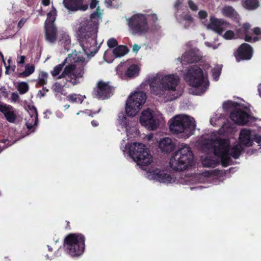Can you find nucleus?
I'll return each instance as SVG.
<instances>
[{
	"mask_svg": "<svg viewBox=\"0 0 261 261\" xmlns=\"http://www.w3.org/2000/svg\"><path fill=\"white\" fill-rule=\"evenodd\" d=\"M98 9L91 14L90 21L82 24L78 32L80 45L87 56H94L100 48V45L96 46L98 23L93 20L100 15Z\"/></svg>",
	"mask_w": 261,
	"mask_h": 261,
	"instance_id": "nucleus-1",
	"label": "nucleus"
},
{
	"mask_svg": "<svg viewBox=\"0 0 261 261\" xmlns=\"http://www.w3.org/2000/svg\"><path fill=\"white\" fill-rule=\"evenodd\" d=\"M179 82L178 76L175 74L166 75L161 78L155 76L148 79L151 93L163 97L168 101L173 100L180 96L176 89Z\"/></svg>",
	"mask_w": 261,
	"mask_h": 261,
	"instance_id": "nucleus-2",
	"label": "nucleus"
},
{
	"mask_svg": "<svg viewBox=\"0 0 261 261\" xmlns=\"http://www.w3.org/2000/svg\"><path fill=\"white\" fill-rule=\"evenodd\" d=\"M66 84L69 82L73 85L79 83V79L82 77L85 67L87 64L83 53L74 49L72 53L66 57Z\"/></svg>",
	"mask_w": 261,
	"mask_h": 261,
	"instance_id": "nucleus-3",
	"label": "nucleus"
},
{
	"mask_svg": "<svg viewBox=\"0 0 261 261\" xmlns=\"http://www.w3.org/2000/svg\"><path fill=\"white\" fill-rule=\"evenodd\" d=\"M193 154L187 145H181L171 157L169 164L174 171H181L192 166Z\"/></svg>",
	"mask_w": 261,
	"mask_h": 261,
	"instance_id": "nucleus-4",
	"label": "nucleus"
},
{
	"mask_svg": "<svg viewBox=\"0 0 261 261\" xmlns=\"http://www.w3.org/2000/svg\"><path fill=\"white\" fill-rule=\"evenodd\" d=\"M169 128L175 134L183 133L184 137L189 138L193 134L196 127L193 118L186 115H177L170 121Z\"/></svg>",
	"mask_w": 261,
	"mask_h": 261,
	"instance_id": "nucleus-5",
	"label": "nucleus"
},
{
	"mask_svg": "<svg viewBox=\"0 0 261 261\" xmlns=\"http://www.w3.org/2000/svg\"><path fill=\"white\" fill-rule=\"evenodd\" d=\"M184 78L190 86L200 89L202 93L209 86V82L204 79L203 70L197 65L190 66Z\"/></svg>",
	"mask_w": 261,
	"mask_h": 261,
	"instance_id": "nucleus-6",
	"label": "nucleus"
},
{
	"mask_svg": "<svg viewBox=\"0 0 261 261\" xmlns=\"http://www.w3.org/2000/svg\"><path fill=\"white\" fill-rule=\"evenodd\" d=\"M85 237L82 233H69L66 236V249L72 257L81 255L85 250Z\"/></svg>",
	"mask_w": 261,
	"mask_h": 261,
	"instance_id": "nucleus-7",
	"label": "nucleus"
},
{
	"mask_svg": "<svg viewBox=\"0 0 261 261\" xmlns=\"http://www.w3.org/2000/svg\"><path fill=\"white\" fill-rule=\"evenodd\" d=\"M130 156L140 166H146L151 163V156L146 146L142 143H134L129 150Z\"/></svg>",
	"mask_w": 261,
	"mask_h": 261,
	"instance_id": "nucleus-8",
	"label": "nucleus"
},
{
	"mask_svg": "<svg viewBox=\"0 0 261 261\" xmlns=\"http://www.w3.org/2000/svg\"><path fill=\"white\" fill-rule=\"evenodd\" d=\"M146 100V93L143 91L134 93L128 98L125 107V113L128 116L134 117L138 113Z\"/></svg>",
	"mask_w": 261,
	"mask_h": 261,
	"instance_id": "nucleus-9",
	"label": "nucleus"
},
{
	"mask_svg": "<svg viewBox=\"0 0 261 261\" xmlns=\"http://www.w3.org/2000/svg\"><path fill=\"white\" fill-rule=\"evenodd\" d=\"M127 21L129 30L133 35L142 36L148 31L147 20L143 14H134L127 20Z\"/></svg>",
	"mask_w": 261,
	"mask_h": 261,
	"instance_id": "nucleus-10",
	"label": "nucleus"
},
{
	"mask_svg": "<svg viewBox=\"0 0 261 261\" xmlns=\"http://www.w3.org/2000/svg\"><path fill=\"white\" fill-rule=\"evenodd\" d=\"M140 122L148 129L154 130L158 127L160 121L153 111L148 108L142 112Z\"/></svg>",
	"mask_w": 261,
	"mask_h": 261,
	"instance_id": "nucleus-11",
	"label": "nucleus"
},
{
	"mask_svg": "<svg viewBox=\"0 0 261 261\" xmlns=\"http://www.w3.org/2000/svg\"><path fill=\"white\" fill-rule=\"evenodd\" d=\"M113 87L110 85L109 82L99 81L93 92L97 98L106 99L109 98L113 94Z\"/></svg>",
	"mask_w": 261,
	"mask_h": 261,
	"instance_id": "nucleus-12",
	"label": "nucleus"
},
{
	"mask_svg": "<svg viewBox=\"0 0 261 261\" xmlns=\"http://www.w3.org/2000/svg\"><path fill=\"white\" fill-rule=\"evenodd\" d=\"M253 49L251 46L246 43H242L233 53L237 62L249 60L252 57Z\"/></svg>",
	"mask_w": 261,
	"mask_h": 261,
	"instance_id": "nucleus-13",
	"label": "nucleus"
},
{
	"mask_svg": "<svg viewBox=\"0 0 261 261\" xmlns=\"http://www.w3.org/2000/svg\"><path fill=\"white\" fill-rule=\"evenodd\" d=\"M230 118L236 124L241 125H246L250 120L254 118L244 110L238 108L232 110Z\"/></svg>",
	"mask_w": 261,
	"mask_h": 261,
	"instance_id": "nucleus-14",
	"label": "nucleus"
},
{
	"mask_svg": "<svg viewBox=\"0 0 261 261\" xmlns=\"http://www.w3.org/2000/svg\"><path fill=\"white\" fill-rule=\"evenodd\" d=\"M212 143L214 153L217 156L229 151L230 141L228 139L217 138L213 140Z\"/></svg>",
	"mask_w": 261,
	"mask_h": 261,
	"instance_id": "nucleus-15",
	"label": "nucleus"
},
{
	"mask_svg": "<svg viewBox=\"0 0 261 261\" xmlns=\"http://www.w3.org/2000/svg\"><path fill=\"white\" fill-rule=\"evenodd\" d=\"M149 176L155 180L165 184H170L175 182L176 177L174 175L169 174L164 170L155 169L152 170L149 172Z\"/></svg>",
	"mask_w": 261,
	"mask_h": 261,
	"instance_id": "nucleus-16",
	"label": "nucleus"
},
{
	"mask_svg": "<svg viewBox=\"0 0 261 261\" xmlns=\"http://www.w3.org/2000/svg\"><path fill=\"white\" fill-rule=\"evenodd\" d=\"M230 27V24L226 20L214 17H211L210 23L207 26L208 29L213 30L219 35H221L227 28Z\"/></svg>",
	"mask_w": 261,
	"mask_h": 261,
	"instance_id": "nucleus-17",
	"label": "nucleus"
},
{
	"mask_svg": "<svg viewBox=\"0 0 261 261\" xmlns=\"http://www.w3.org/2000/svg\"><path fill=\"white\" fill-rule=\"evenodd\" d=\"M121 66H119L117 69V73L122 79H127L135 77L138 76L140 72V68L137 65L132 64L129 66L123 73L121 71Z\"/></svg>",
	"mask_w": 261,
	"mask_h": 261,
	"instance_id": "nucleus-18",
	"label": "nucleus"
},
{
	"mask_svg": "<svg viewBox=\"0 0 261 261\" xmlns=\"http://www.w3.org/2000/svg\"><path fill=\"white\" fill-rule=\"evenodd\" d=\"M0 112L5 116L6 120L10 123H14L16 119V115L13 108L6 104H0Z\"/></svg>",
	"mask_w": 261,
	"mask_h": 261,
	"instance_id": "nucleus-19",
	"label": "nucleus"
},
{
	"mask_svg": "<svg viewBox=\"0 0 261 261\" xmlns=\"http://www.w3.org/2000/svg\"><path fill=\"white\" fill-rule=\"evenodd\" d=\"M29 108V117L25 118V124L27 127L29 129H31L33 126L36 125L37 124L38 114L36 108L33 106H28Z\"/></svg>",
	"mask_w": 261,
	"mask_h": 261,
	"instance_id": "nucleus-20",
	"label": "nucleus"
},
{
	"mask_svg": "<svg viewBox=\"0 0 261 261\" xmlns=\"http://www.w3.org/2000/svg\"><path fill=\"white\" fill-rule=\"evenodd\" d=\"M184 60L189 63H197L202 59V56L198 49H191L183 56Z\"/></svg>",
	"mask_w": 261,
	"mask_h": 261,
	"instance_id": "nucleus-21",
	"label": "nucleus"
},
{
	"mask_svg": "<svg viewBox=\"0 0 261 261\" xmlns=\"http://www.w3.org/2000/svg\"><path fill=\"white\" fill-rule=\"evenodd\" d=\"M251 130L244 128L241 130L239 136V140L241 144L247 147L251 146L253 145V140L251 139Z\"/></svg>",
	"mask_w": 261,
	"mask_h": 261,
	"instance_id": "nucleus-22",
	"label": "nucleus"
},
{
	"mask_svg": "<svg viewBox=\"0 0 261 261\" xmlns=\"http://www.w3.org/2000/svg\"><path fill=\"white\" fill-rule=\"evenodd\" d=\"M84 0H66V9L70 11L81 10L85 11L88 8V5H83Z\"/></svg>",
	"mask_w": 261,
	"mask_h": 261,
	"instance_id": "nucleus-23",
	"label": "nucleus"
},
{
	"mask_svg": "<svg viewBox=\"0 0 261 261\" xmlns=\"http://www.w3.org/2000/svg\"><path fill=\"white\" fill-rule=\"evenodd\" d=\"M159 147L162 152L170 153L174 150L175 145L171 138L166 137L160 141Z\"/></svg>",
	"mask_w": 261,
	"mask_h": 261,
	"instance_id": "nucleus-24",
	"label": "nucleus"
},
{
	"mask_svg": "<svg viewBox=\"0 0 261 261\" xmlns=\"http://www.w3.org/2000/svg\"><path fill=\"white\" fill-rule=\"evenodd\" d=\"M45 38L49 42H54L57 39V29L55 25L44 26Z\"/></svg>",
	"mask_w": 261,
	"mask_h": 261,
	"instance_id": "nucleus-25",
	"label": "nucleus"
},
{
	"mask_svg": "<svg viewBox=\"0 0 261 261\" xmlns=\"http://www.w3.org/2000/svg\"><path fill=\"white\" fill-rule=\"evenodd\" d=\"M129 51V49L125 45H120L114 48L113 54L115 58H120L124 56Z\"/></svg>",
	"mask_w": 261,
	"mask_h": 261,
	"instance_id": "nucleus-26",
	"label": "nucleus"
},
{
	"mask_svg": "<svg viewBox=\"0 0 261 261\" xmlns=\"http://www.w3.org/2000/svg\"><path fill=\"white\" fill-rule=\"evenodd\" d=\"M237 33L240 37H243L246 35H252L251 25L249 23H244L240 28L238 29Z\"/></svg>",
	"mask_w": 261,
	"mask_h": 261,
	"instance_id": "nucleus-27",
	"label": "nucleus"
},
{
	"mask_svg": "<svg viewBox=\"0 0 261 261\" xmlns=\"http://www.w3.org/2000/svg\"><path fill=\"white\" fill-rule=\"evenodd\" d=\"M57 11L54 6H52L51 10L47 14V19L45 22V26L54 25V22L56 20Z\"/></svg>",
	"mask_w": 261,
	"mask_h": 261,
	"instance_id": "nucleus-28",
	"label": "nucleus"
},
{
	"mask_svg": "<svg viewBox=\"0 0 261 261\" xmlns=\"http://www.w3.org/2000/svg\"><path fill=\"white\" fill-rule=\"evenodd\" d=\"M243 150V147L241 144H237L233 146L229 151L230 155L234 159H238Z\"/></svg>",
	"mask_w": 261,
	"mask_h": 261,
	"instance_id": "nucleus-29",
	"label": "nucleus"
},
{
	"mask_svg": "<svg viewBox=\"0 0 261 261\" xmlns=\"http://www.w3.org/2000/svg\"><path fill=\"white\" fill-rule=\"evenodd\" d=\"M230 156L231 155L229 151L218 156L220 158L221 165L223 167H226L230 165L231 159Z\"/></svg>",
	"mask_w": 261,
	"mask_h": 261,
	"instance_id": "nucleus-30",
	"label": "nucleus"
},
{
	"mask_svg": "<svg viewBox=\"0 0 261 261\" xmlns=\"http://www.w3.org/2000/svg\"><path fill=\"white\" fill-rule=\"evenodd\" d=\"M35 71L34 65L27 64L25 66L24 70L19 74V76L22 77H26L32 74Z\"/></svg>",
	"mask_w": 261,
	"mask_h": 261,
	"instance_id": "nucleus-31",
	"label": "nucleus"
},
{
	"mask_svg": "<svg viewBox=\"0 0 261 261\" xmlns=\"http://www.w3.org/2000/svg\"><path fill=\"white\" fill-rule=\"evenodd\" d=\"M223 14L230 18H233L237 15V12L231 6L224 7L222 9Z\"/></svg>",
	"mask_w": 261,
	"mask_h": 261,
	"instance_id": "nucleus-32",
	"label": "nucleus"
},
{
	"mask_svg": "<svg viewBox=\"0 0 261 261\" xmlns=\"http://www.w3.org/2000/svg\"><path fill=\"white\" fill-rule=\"evenodd\" d=\"M244 6L248 10H254L259 6V2L258 0H245Z\"/></svg>",
	"mask_w": 261,
	"mask_h": 261,
	"instance_id": "nucleus-33",
	"label": "nucleus"
},
{
	"mask_svg": "<svg viewBox=\"0 0 261 261\" xmlns=\"http://www.w3.org/2000/svg\"><path fill=\"white\" fill-rule=\"evenodd\" d=\"M119 123L123 128H127L129 125V122L126 116L123 112H120L118 114Z\"/></svg>",
	"mask_w": 261,
	"mask_h": 261,
	"instance_id": "nucleus-34",
	"label": "nucleus"
},
{
	"mask_svg": "<svg viewBox=\"0 0 261 261\" xmlns=\"http://www.w3.org/2000/svg\"><path fill=\"white\" fill-rule=\"evenodd\" d=\"M67 98L70 102L81 103L85 96L83 97L79 94H73L69 95Z\"/></svg>",
	"mask_w": 261,
	"mask_h": 261,
	"instance_id": "nucleus-35",
	"label": "nucleus"
},
{
	"mask_svg": "<svg viewBox=\"0 0 261 261\" xmlns=\"http://www.w3.org/2000/svg\"><path fill=\"white\" fill-rule=\"evenodd\" d=\"M239 106V103L237 102L232 101L231 100H227L224 102L223 104V108L224 110H228L231 109H237Z\"/></svg>",
	"mask_w": 261,
	"mask_h": 261,
	"instance_id": "nucleus-36",
	"label": "nucleus"
},
{
	"mask_svg": "<svg viewBox=\"0 0 261 261\" xmlns=\"http://www.w3.org/2000/svg\"><path fill=\"white\" fill-rule=\"evenodd\" d=\"M203 165L204 167L214 168L217 165V162L212 158H205L203 161Z\"/></svg>",
	"mask_w": 261,
	"mask_h": 261,
	"instance_id": "nucleus-37",
	"label": "nucleus"
},
{
	"mask_svg": "<svg viewBox=\"0 0 261 261\" xmlns=\"http://www.w3.org/2000/svg\"><path fill=\"white\" fill-rule=\"evenodd\" d=\"M48 74L45 72H40L38 79V84L43 86L47 83Z\"/></svg>",
	"mask_w": 261,
	"mask_h": 261,
	"instance_id": "nucleus-38",
	"label": "nucleus"
},
{
	"mask_svg": "<svg viewBox=\"0 0 261 261\" xmlns=\"http://www.w3.org/2000/svg\"><path fill=\"white\" fill-rule=\"evenodd\" d=\"M221 73V67L219 66H216L212 69V76L216 81L218 80Z\"/></svg>",
	"mask_w": 261,
	"mask_h": 261,
	"instance_id": "nucleus-39",
	"label": "nucleus"
},
{
	"mask_svg": "<svg viewBox=\"0 0 261 261\" xmlns=\"http://www.w3.org/2000/svg\"><path fill=\"white\" fill-rule=\"evenodd\" d=\"M29 90V85L25 82L18 83V90L21 94L25 93Z\"/></svg>",
	"mask_w": 261,
	"mask_h": 261,
	"instance_id": "nucleus-40",
	"label": "nucleus"
},
{
	"mask_svg": "<svg viewBox=\"0 0 261 261\" xmlns=\"http://www.w3.org/2000/svg\"><path fill=\"white\" fill-rule=\"evenodd\" d=\"M65 64V60H64L61 64H60L55 67L54 70L51 71V73L53 76H55L59 74L63 69V66Z\"/></svg>",
	"mask_w": 261,
	"mask_h": 261,
	"instance_id": "nucleus-41",
	"label": "nucleus"
},
{
	"mask_svg": "<svg viewBox=\"0 0 261 261\" xmlns=\"http://www.w3.org/2000/svg\"><path fill=\"white\" fill-rule=\"evenodd\" d=\"M107 45L109 48H114L118 46V41L114 38H111L108 40Z\"/></svg>",
	"mask_w": 261,
	"mask_h": 261,
	"instance_id": "nucleus-42",
	"label": "nucleus"
},
{
	"mask_svg": "<svg viewBox=\"0 0 261 261\" xmlns=\"http://www.w3.org/2000/svg\"><path fill=\"white\" fill-rule=\"evenodd\" d=\"M234 36V32L231 30L227 31L224 34L223 37L225 39L230 40L233 38Z\"/></svg>",
	"mask_w": 261,
	"mask_h": 261,
	"instance_id": "nucleus-43",
	"label": "nucleus"
},
{
	"mask_svg": "<svg viewBox=\"0 0 261 261\" xmlns=\"http://www.w3.org/2000/svg\"><path fill=\"white\" fill-rule=\"evenodd\" d=\"M184 20L187 21L188 22V24L186 25V23L185 28H188L190 27L191 23L193 21V18L190 15H186L184 17Z\"/></svg>",
	"mask_w": 261,
	"mask_h": 261,
	"instance_id": "nucleus-44",
	"label": "nucleus"
},
{
	"mask_svg": "<svg viewBox=\"0 0 261 261\" xmlns=\"http://www.w3.org/2000/svg\"><path fill=\"white\" fill-rule=\"evenodd\" d=\"M188 4L191 10L196 11L198 10L197 6L192 0H188Z\"/></svg>",
	"mask_w": 261,
	"mask_h": 261,
	"instance_id": "nucleus-45",
	"label": "nucleus"
},
{
	"mask_svg": "<svg viewBox=\"0 0 261 261\" xmlns=\"http://www.w3.org/2000/svg\"><path fill=\"white\" fill-rule=\"evenodd\" d=\"M100 109H99L97 111L93 112L91 110H90V111L88 110L86 112H85L84 111H82V112H81V113H82L83 114L85 113L86 114H87V115H88L89 116L93 117V115L94 114L98 113L100 111Z\"/></svg>",
	"mask_w": 261,
	"mask_h": 261,
	"instance_id": "nucleus-46",
	"label": "nucleus"
},
{
	"mask_svg": "<svg viewBox=\"0 0 261 261\" xmlns=\"http://www.w3.org/2000/svg\"><path fill=\"white\" fill-rule=\"evenodd\" d=\"M198 15L200 19H205L207 16V14L206 11L203 10H200L198 12Z\"/></svg>",
	"mask_w": 261,
	"mask_h": 261,
	"instance_id": "nucleus-47",
	"label": "nucleus"
},
{
	"mask_svg": "<svg viewBox=\"0 0 261 261\" xmlns=\"http://www.w3.org/2000/svg\"><path fill=\"white\" fill-rule=\"evenodd\" d=\"M55 90L57 92H60L62 91L63 87L58 83H56L55 85Z\"/></svg>",
	"mask_w": 261,
	"mask_h": 261,
	"instance_id": "nucleus-48",
	"label": "nucleus"
},
{
	"mask_svg": "<svg viewBox=\"0 0 261 261\" xmlns=\"http://www.w3.org/2000/svg\"><path fill=\"white\" fill-rule=\"evenodd\" d=\"M253 140L256 142L257 143L260 144H261V136L255 134L254 136Z\"/></svg>",
	"mask_w": 261,
	"mask_h": 261,
	"instance_id": "nucleus-49",
	"label": "nucleus"
},
{
	"mask_svg": "<svg viewBox=\"0 0 261 261\" xmlns=\"http://www.w3.org/2000/svg\"><path fill=\"white\" fill-rule=\"evenodd\" d=\"M253 33L257 36H260V38L261 39V29L259 27H255L253 29Z\"/></svg>",
	"mask_w": 261,
	"mask_h": 261,
	"instance_id": "nucleus-50",
	"label": "nucleus"
},
{
	"mask_svg": "<svg viewBox=\"0 0 261 261\" xmlns=\"http://www.w3.org/2000/svg\"><path fill=\"white\" fill-rule=\"evenodd\" d=\"M19 98V95L16 92H13L11 95L12 100L14 102H16Z\"/></svg>",
	"mask_w": 261,
	"mask_h": 261,
	"instance_id": "nucleus-51",
	"label": "nucleus"
},
{
	"mask_svg": "<svg viewBox=\"0 0 261 261\" xmlns=\"http://www.w3.org/2000/svg\"><path fill=\"white\" fill-rule=\"evenodd\" d=\"M98 3V1L97 0H91L90 7L91 9H94L96 7L97 4Z\"/></svg>",
	"mask_w": 261,
	"mask_h": 261,
	"instance_id": "nucleus-52",
	"label": "nucleus"
},
{
	"mask_svg": "<svg viewBox=\"0 0 261 261\" xmlns=\"http://www.w3.org/2000/svg\"><path fill=\"white\" fill-rule=\"evenodd\" d=\"M26 22V19L24 18H22L18 23V27L19 29H20L22 27V26Z\"/></svg>",
	"mask_w": 261,
	"mask_h": 261,
	"instance_id": "nucleus-53",
	"label": "nucleus"
},
{
	"mask_svg": "<svg viewBox=\"0 0 261 261\" xmlns=\"http://www.w3.org/2000/svg\"><path fill=\"white\" fill-rule=\"evenodd\" d=\"M243 37L246 42H251L252 40V38L250 35H244Z\"/></svg>",
	"mask_w": 261,
	"mask_h": 261,
	"instance_id": "nucleus-54",
	"label": "nucleus"
},
{
	"mask_svg": "<svg viewBox=\"0 0 261 261\" xmlns=\"http://www.w3.org/2000/svg\"><path fill=\"white\" fill-rule=\"evenodd\" d=\"M150 17L153 22H155L158 20V17L155 14H151Z\"/></svg>",
	"mask_w": 261,
	"mask_h": 261,
	"instance_id": "nucleus-55",
	"label": "nucleus"
},
{
	"mask_svg": "<svg viewBox=\"0 0 261 261\" xmlns=\"http://www.w3.org/2000/svg\"><path fill=\"white\" fill-rule=\"evenodd\" d=\"M140 48V46H139L137 44H135L133 46V51L134 52L137 53L139 50Z\"/></svg>",
	"mask_w": 261,
	"mask_h": 261,
	"instance_id": "nucleus-56",
	"label": "nucleus"
},
{
	"mask_svg": "<svg viewBox=\"0 0 261 261\" xmlns=\"http://www.w3.org/2000/svg\"><path fill=\"white\" fill-rule=\"evenodd\" d=\"M25 57L24 56H21L20 57V61H18L17 63L19 64H23L24 63Z\"/></svg>",
	"mask_w": 261,
	"mask_h": 261,
	"instance_id": "nucleus-57",
	"label": "nucleus"
},
{
	"mask_svg": "<svg viewBox=\"0 0 261 261\" xmlns=\"http://www.w3.org/2000/svg\"><path fill=\"white\" fill-rule=\"evenodd\" d=\"M91 123L93 127L98 126V125H99V123H98V121H96V120H93L92 121H91Z\"/></svg>",
	"mask_w": 261,
	"mask_h": 261,
	"instance_id": "nucleus-58",
	"label": "nucleus"
},
{
	"mask_svg": "<svg viewBox=\"0 0 261 261\" xmlns=\"http://www.w3.org/2000/svg\"><path fill=\"white\" fill-rule=\"evenodd\" d=\"M42 4L45 6H48L50 4V0H42Z\"/></svg>",
	"mask_w": 261,
	"mask_h": 261,
	"instance_id": "nucleus-59",
	"label": "nucleus"
},
{
	"mask_svg": "<svg viewBox=\"0 0 261 261\" xmlns=\"http://www.w3.org/2000/svg\"><path fill=\"white\" fill-rule=\"evenodd\" d=\"M105 3L108 5V7L112 6V0H105Z\"/></svg>",
	"mask_w": 261,
	"mask_h": 261,
	"instance_id": "nucleus-60",
	"label": "nucleus"
},
{
	"mask_svg": "<svg viewBox=\"0 0 261 261\" xmlns=\"http://www.w3.org/2000/svg\"><path fill=\"white\" fill-rule=\"evenodd\" d=\"M258 91L259 96L261 97V83L258 86Z\"/></svg>",
	"mask_w": 261,
	"mask_h": 261,
	"instance_id": "nucleus-61",
	"label": "nucleus"
},
{
	"mask_svg": "<svg viewBox=\"0 0 261 261\" xmlns=\"http://www.w3.org/2000/svg\"><path fill=\"white\" fill-rule=\"evenodd\" d=\"M65 68L64 69L63 72L61 75L58 77V79H61L65 76Z\"/></svg>",
	"mask_w": 261,
	"mask_h": 261,
	"instance_id": "nucleus-62",
	"label": "nucleus"
},
{
	"mask_svg": "<svg viewBox=\"0 0 261 261\" xmlns=\"http://www.w3.org/2000/svg\"><path fill=\"white\" fill-rule=\"evenodd\" d=\"M260 38V37H254L253 38H252L253 42H256L258 41Z\"/></svg>",
	"mask_w": 261,
	"mask_h": 261,
	"instance_id": "nucleus-63",
	"label": "nucleus"
},
{
	"mask_svg": "<svg viewBox=\"0 0 261 261\" xmlns=\"http://www.w3.org/2000/svg\"><path fill=\"white\" fill-rule=\"evenodd\" d=\"M66 229H71V227L69 225V222L66 221Z\"/></svg>",
	"mask_w": 261,
	"mask_h": 261,
	"instance_id": "nucleus-64",
	"label": "nucleus"
}]
</instances>
